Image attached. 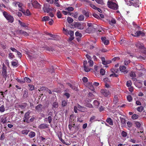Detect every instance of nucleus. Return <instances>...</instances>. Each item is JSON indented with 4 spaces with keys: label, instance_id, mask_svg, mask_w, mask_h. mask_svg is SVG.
I'll return each mask as SVG.
<instances>
[{
    "label": "nucleus",
    "instance_id": "obj_1",
    "mask_svg": "<svg viewBox=\"0 0 146 146\" xmlns=\"http://www.w3.org/2000/svg\"><path fill=\"white\" fill-rule=\"evenodd\" d=\"M107 5L109 8L113 10H117L118 7L117 2L115 0H109Z\"/></svg>",
    "mask_w": 146,
    "mask_h": 146
},
{
    "label": "nucleus",
    "instance_id": "obj_2",
    "mask_svg": "<svg viewBox=\"0 0 146 146\" xmlns=\"http://www.w3.org/2000/svg\"><path fill=\"white\" fill-rule=\"evenodd\" d=\"M3 13L4 17L9 22L12 23L13 22L14 18L13 16L5 11L3 12Z\"/></svg>",
    "mask_w": 146,
    "mask_h": 146
},
{
    "label": "nucleus",
    "instance_id": "obj_3",
    "mask_svg": "<svg viewBox=\"0 0 146 146\" xmlns=\"http://www.w3.org/2000/svg\"><path fill=\"white\" fill-rule=\"evenodd\" d=\"M140 4L138 0H130L129 3H127L129 6L133 5L135 7H139Z\"/></svg>",
    "mask_w": 146,
    "mask_h": 146
},
{
    "label": "nucleus",
    "instance_id": "obj_4",
    "mask_svg": "<svg viewBox=\"0 0 146 146\" xmlns=\"http://www.w3.org/2000/svg\"><path fill=\"white\" fill-rule=\"evenodd\" d=\"M100 92L102 95L106 97H110L111 95V92L109 91L106 89L101 90Z\"/></svg>",
    "mask_w": 146,
    "mask_h": 146
},
{
    "label": "nucleus",
    "instance_id": "obj_5",
    "mask_svg": "<svg viewBox=\"0 0 146 146\" xmlns=\"http://www.w3.org/2000/svg\"><path fill=\"white\" fill-rule=\"evenodd\" d=\"M43 9L44 12L48 13L50 11H52V9L50 7L49 4H45L43 7Z\"/></svg>",
    "mask_w": 146,
    "mask_h": 146
},
{
    "label": "nucleus",
    "instance_id": "obj_6",
    "mask_svg": "<svg viewBox=\"0 0 146 146\" xmlns=\"http://www.w3.org/2000/svg\"><path fill=\"white\" fill-rule=\"evenodd\" d=\"M74 26L75 28L80 30L83 29L84 28V24L82 23L79 22L75 23L74 24Z\"/></svg>",
    "mask_w": 146,
    "mask_h": 146
},
{
    "label": "nucleus",
    "instance_id": "obj_7",
    "mask_svg": "<svg viewBox=\"0 0 146 146\" xmlns=\"http://www.w3.org/2000/svg\"><path fill=\"white\" fill-rule=\"evenodd\" d=\"M31 4L33 7L36 8H40L41 7V5L36 0H32Z\"/></svg>",
    "mask_w": 146,
    "mask_h": 146
},
{
    "label": "nucleus",
    "instance_id": "obj_8",
    "mask_svg": "<svg viewBox=\"0 0 146 146\" xmlns=\"http://www.w3.org/2000/svg\"><path fill=\"white\" fill-rule=\"evenodd\" d=\"M13 5L17 7V6L19 7V10L21 11H23V8H22L23 4L18 2H14L13 3Z\"/></svg>",
    "mask_w": 146,
    "mask_h": 146
},
{
    "label": "nucleus",
    "instance_id": "obj_9",
    "mask_svg": "<svg viewBox=\"0 0 146 146\" xmlns=\"http://www.w3.org/2000/svg\"><path fill=\"white\" fill-rule=\"evenodd\" d=\"M63 31L64 33L67 35H74V32L73 31H68L66 29H65L64 28H63Z\"/></svg>",
    "mask_w": 146,
    "mask_h": 146
},
{
    "label": "nucleus",
    "instance_id": "obj_10",
    "mask_svg": "<svg viewBox=\"0 0 146 146\" xmlns=\"http://www.w3.org/2000/svg\"><path fill=\"white\" fill-rule=\"evenodd\" d=\"M135 34L131 35L134 36L138 37L139 36H144L145 35L144 33L141 31H134V32Z\"/></svg>",
    "mask_w": 146,
    "mask_h": 146
},
{
    "label": "nucleus",
    "instance_id": "obj_11",
    "mask_svg": "<svg viewBox=\"0 0 146 146\" xmlns=\"http://www.w3.org/2000/svg\"><path fill=\"white\" fill-rule=\"evenodd\" d=\"M2 74L4 78H6L7 77V67L3 63L2 68Z\"/></svg>",
    "mask_w": 146,
    "mask_h": 146
},
{
    "label": "nucleus",
    "instance_id": "obj_12",
    "mask_svg": "<svg viewBox=\"0 0 146 146\" xmlns=\"http://www.w3.org/2000/svg\"><path fill=\"white\" fill-rule=\"evenodd\" d=\"M30 112H28L26 113L24 117V122H26L27 123H29V119L30 116Z\"/></svg>",
    "mask_w": 146,
    "mask_h": 146
},
{
    "label": "nucleus",
    "instance_id": "obj_13",
    "mask_svg": "<svg viewBox=\"0 0 146 146\" xmlns=\"http://www.w3.org/2000/svg\"><path fill=\"white\" fill-rule=\"evenodd\" d=\"M120 70L121 72L124 73H126L128 72V71L126 69V68L124 66H121L119 67Z\"/></svg>",
    "mask_w": 146,
    "mask_h": 146
},
{
    "label": "nucleus",
    "instance_id": "obj_14",
    "mask_svg": "<svg viewBox=\"0 0 146 146\" xmlns=\"http://www.w3.org/2000/svg\"><path fill=\"white\" fill-rule=\"evenodd\" d=\"M95 26L88 27L86 29V31L89 33L93 32L94 31L95 28Z\"/></svg>",
    "mask_w": 146,
    "mask_h": 146
},
{
    "label": "nucleus",
    "instance_id": "obj_15",
    "mask_svg": "<svg viewBox=\"0 0 146 146\" xmlns=\"http://www.w3.org/2000/svg\"><path fill=\"white\" fill-rule=\"evenodd\" d=\"M101 40L102 41V42L105 45H107L109 44V40L107 39L106 37H102L101 38Z\"/></svg>",
    "mask_w": 146,
    "mask_h": 146
},
{
    "label": "nucleus",
    "instance_id": "obj_16",
    "mask_svg": "<svg viewBox=\"0 0 146 146\" xmlns=\"http://www.w3.org/2000/svg\"><path fill=\"white\" fill-rule=\"evenodd\" d=\"M48 125L45 123H43L40 125L39 126L38 128L40 129H45L48 128Z\"/></svg>",
    "mask_w": 146,
    "mask_h": 146
},
{
    "label": "nucleus",
    "instance_id": "obj_17",
    "mask_svg": "<svg viewBox=\"0 0 146 146\" xmlns=\"http://www.w3.org/2000/svg\"><path fill=\"white\" fill-rule=\"evenodd\" d=\"M18 22L19 23L21 27H28V24H25L24 23L22 22L20 20H19Z\"/></svg>",
    "mask_w": 146,
    "mask_h": 146
},
{
    "label": "nucleus",
    "instance_id": "obj_18",
    "mask_svg": "<svg viewBox=\"0 0 146 146\" xmlns=\"http://www.w3.org/2000/svg\"><path fill=\"white\" fill-rule=\"evenodd\" d=\"M26 16H29L31 15V13L28 9H27L26 11L23 9V11H21Z\"/></svg>",
    "mask_w": 146,
    "mask_h": 146
},
{
    "label": "nucleus",
    "instance_id": "obj_19",
    "mask_svg": "<svg viewBox=\"0 0 146 146\" xmlns=\"http://www.w3.org/2000/svg\"><path fill=\"white\" fill-rule=\"evenodd\" d=\"M77 106L78 108V110L79 111H85V109L84 107H82L78 104Z\"/></svg>",
    "mask_w": 146,
    "mask_h": 146
},
{
    "label": "nucleus",
    "instance_id": "obj_20",
    "mask_svg": "<svg viewBox=\"0 0 146 146\" xmlns=\"http://www.w3.org/2000/svg\"><path fill=\"white\" fill-rule=\"evenodd\" d=\"M108 22L110 25H112L113 24L116 23V21L114 19L112 18L111 20L109 21Z\"/></svg>",
    "mask_w": 146,
    "mask_h": 146
},
{
    "label": "nucleus",
    "instance_id": "obj_21",
    "mask_svg": "<svg viewBox=\"0 0 146 146\" xmlns=\"http://www.w3.org/2000/svg\"><path fill=\"white\" fill-rule=\"evenodd\" d=\"M111 71L112 73L115 74H118L119 72V70L116 68H112L111 69Z\"/></svg>",
    "mask_w": 146,
    "mask_h": 146
},
{
    "label": "nucleus",
    "instance_id": "obj_22",
    "mask_svg": "<svg viewBox=\"0 0 146 146\" xmlns=\"http://www.w3.org/2000/svg\"><path fill=\"white\" fill-rule=\"evenodd\" d=\"M106 122L110 125H113V122L112 120L110 118H108L106 120Z\"/></svg>",
    "mask_w": 146,
    "mask_h": 146
},
{
    "label": "nucleus",
    "instance_id": "obj_23",
    "mask_svg": "<svg viewBox=\"0 0 146 146\" xmlns=\"http://www.w3.org/2000/svg\"><path fill=\"white\" fill-rule=\"evenodd\" d=\"M12 66L13 67H17L18 66V63L17 60H15V61H12L11 62Z\"/></svg>",
    "mask_w": 146,
    "mask_h": 146
},
{
    "label": "nucleus",
    "instance_id": "obj_24",
    "mask_svg": "<svg viewBox=\"0 0 146 146\" xmlns=\"http://www.w3.org/2000/svg\"><path fill=\"white\" fill-rule=\"evenodd\" d=\"M135 45L137 47L140 48H142L143 47V44L139 42H137L135 44Z\"/></svg>",
    "mask_w": 146,
    "mask_h": 146
},
{
    "label": "nucleus",
    "instance_id": "obj_25",
    "mask_svg": "<svg viewBox=\"0 0 146 146\" xmlns=\"http://www.w3.org/2000/svg\"><path fill=\"white\" fill-rule=\"evenodd\" d=\"M88 87L92 91H93L94 90V88L92 83H88Z\"/></svg>",
    "mask_w": 146,
    "mask_h": 146
},
{
    "label": "nucleus",
    "instance_id": "obj_26",
    "mask_svg": "<svg viewBox=\"0 0 146 146\" xmlns=\"http://www.w3.org/2000/svg\"><path fill=\"white\" fill-rule=\"evenodd\" d=\"M35 133L33 131H31L29 133V136L30 138H33L35 136Z\"/></svg>",
    "mask_w": 146,
    "mask_h": 146
},
{
    "label": "nucleus",
    "instance_id": "obj_27",
    "mask_svg": "<svg viewBox=\"0 0 146 146\" xmlns=\"http://www.w3.org/2000/svg\"><path fill=\"white\" fill-rule=\"evenodd\" d=\"M67 20L68 23H69L70 24L72 23L74 21L73 19L70 17H68L67 18Z\"/></svg>",
    "mask_w": 146,
    "mask_h": 146
},
{
    "label": "nucleus",
    "instance_id": "obj_28",
    "mask_svg": "<svg viewBox=\"0 0 146 146\" xmlns=\"http://www.w3.org/2000/svg\"><path fill=\"white\" fill-rule=\"evenodd\" d=\"M84 19V16L83 15H80L78 17V20L79 21H82Z\"/></svg>",
    "mask_w": 146,
    "mask_h": 146
},
{
    "label": "nucleus",
    "instance_id": "obj_29",
    "mask_svg": "<svg viewBox=\"0 0 146 146\" xmlns=\"http://www.w3.org/2000/svg\"><path fill=\"white\" fill-rule=\"evenodd\" d=\"M67 85H68V86H69L70 88H71L73 90H77V88L75 86H74L72 85L70 83H68L67 84Z\"/></svg>",
    "mask_w": 146,
    "mask_h": 146
},
{
    "label": "nucleus",
    "instance_id": "obj_30",
    "mask_svg": "<svg viewBox=\"0 0 146 146\" xmlns=\"http://www.w3.org/2000/svg\"><path fill=\"white\" fill-rule=\"evenodd\" d=\"M5 111V108L4 105H2L0 107V112H3Z\"/></svg>",
    "mask_w": 146,
    "mask_h": 146
},
{
    "label": "nucleus",
    "instance_id": "obj_31",
    "mask_svg": "<svg viewBox=\"0 0 146 146\" xmlns=\"http://www.w3.org/2000/svg\"><path fill=\"white\" fill-rule=\"evenodd\" d=\"M20 33L21 34H23L25 36H28L29 35V34L27 33L24 31L22 30L20 31Z\"/></svg>",
    "mask_w": 146,
    "mask_h": 146
},
{
    "label": "nucleus",
    "instance_id": "obj_32",
    "mask_svg": "<svg viewBox=\"0 0 146 146\" xmlns=\"http://www.w3.org/2000/svg\"><path fill=\"white\" fill-rule=\"evenodd\" d=\"M42 107V105L40 104L38 105L36 107V109L38 111H40L41 110Z\"/></svg>",
    "mask_w": 146,
    "mask_h": 146
},
{
    "label": "nucleus",
    "instance_id": "obj_33",
    "mask_svg": "<svg viewBox=\"0 0 146 146\" xmlns=\"http://www.w3.org/2000/svg\"><path fill=\"white\" fill-rule=\"evenodd\" d=\"M101 59L102 61V64L104 65H107V63L106 62V61L105 60V59L104 57H102L101 58Z\"/></svg>",
    "mask_w": 146,
    "mask_h": 146
},
{
    "label": "nucleus",
    "instance_id": "obj_34",
    "mask_svg": "<svg viewBox=\"0 0 146 146\" xmlns=\"http://www.w3.org/2000/svg\"><path fill=\"white\" fill-rule=\"evenodd\" d=\"M129 141L132 142V143H138V142L135 139H132V138H130L129 140Z\"/></svg>",
    "mask_w": 146,
    "mask_h": 146
},
{
    "label": "nucleus",
    "instance_id": "obj_35",
    "mask_svg": "<svg viewBox=\"0 0 146 146\" xmlns=\"http://www.w3.org/2000/svg\"><path fill=\"white\" fill-rule=\"evenodd\" d=\"M143 107L142 106H141L138 107L137 108V111H138L139 112H141L143 110Z\"/></svg>",
    "mask_w": 146,
    "mask_h": 146
},
{
    "label": "nucleus",
    "instance_id": "obj_36",
    "mask_svg": "<svg viewBox=\"0 0 146 146\" xmlns=\"http://www.w3.org/2000/svg\"><path fill=\"white\" fill-rule=\"evenodd\" d=\"M24 80L25 82H26L28 83H30L31 82V80L29 78L25 77L24 78Z\"/></svg>",
    "mask_w": 146,
    "mask_h": 146
},
{
    "label": "nucleus",
    "instance_id": "obj_37",
    "mask_svg": "<svg viewBox=\"0 0 146 146\" xmlns=\"http://www.w3.org/2000/svg\"><path fill=\"white\" fill-rule=\"evenodd\" d=\"M28 93L27 90H25L23 94V97L24 98H26L28 96Z\"/></svg>",
    "mask_w": 146,
    "mask_h": 146
},
{
    "label": "nucleus",
    "instance_id": "obj_38",
    "mask_svg": "<svg viewBox=\"0 0 146 146\" xmlns=\"http://www.w3.org/2000/svg\"><path fill=\"white\" fill-rule=\"evenodd\" d=\"M93 103L94 105L97 108L100 104L99 102L97 100H94Z\"/></svg>",
    "mask_w": 146,
    "mask_h": 146
},
{
    "label": "nucleus",
    "instance_id": "obj_39",
    "mask_svg": "<svg viewBox=\"0 0 146 146\" xmlns=\"http://www.w3.org/2000/svg\"><path fill=\"white\" fill-rule=\"evenodd\" d=\"M49 17L48 16H45L42 18V20L43 21H46L49 20Z\"/></svg>",
    "mask_w": 146,
    "mask_h": 146
},
{
    "label": "nucleus",
    "instance_id": "obj_40",
    "mask_svg": "<svg viewBox=\"0 0 146 146\" xmlns=\"http://www.w3.org/2000/svg\"><path fill=\"white\" fill-rule=\"evenodd\" d=\"M65 10H67L69 11H72L74 10V9L73 7H69L68 8H66L65 9Z\"/></svg>",
    "mask_w": 146,
    "mask_h": 146
},
{
    "label": "nucleus",
    "instance_id": "obj_41",
    "mask_svg": "<svg viewBox=\"0 0 146 146\" xmlns=\"http://www.w3.org/2000/svg\"><path fill=\"white\" fill-rule=\"evenodd\" d=\"M138 115L137 114H134L132 116V118L133 119H136L138 117Z\"/></svg>",
    "mask_w": 146,
    "mask_h": 146
},
{
    "label": "nucleus",
    "instance_id": "obj_42",
    "mask_svg": "<svg viewBox=\"0 0 146 146\" xmlns=\"http://www.w3.org/2000/svg\"><path fill=\"white\" fill-rule=\"evenodd\" d=\"M29 132V131L27 130H22L21 131V133L22 134L27 135Z\"/></svg>",
    "mask_w": 146,
    "mask_h": 146
},
{
    "label": "nucleus",
    "instance_id": "obj_43",
    "mask_svg": "<svg viewBox=\"0 0 146 146\" xmlns=\"http://www.w3.org/2000/svg\"><path fill=\"white\" fill-rule=\"evenodd\" d=\"M7 121L6 118H2L1 120V122L3 124L6 123Z\"/></svg>",
    "mask_w": 146,
    "mask_h": 146
},
{
    "label": "nucleus",
    "instance_id": "obj_44",
    "mask_svg": "<svg viewBox=\"0 0 146 146\" xmlns=\"http://www.w3.org/2000/svg\"><path fill=\"white\" fill-rule=\"evenodd\" d=\"M135 124L137 127L139 128L140 127L141 124L139 122L136 121L135 122Z\"/></svg>",
    "mask_w": 146,
    "mask_h": 146
},
{
    "label": "nucleus",
    "instance_id": "obj_45",
    "mask_svg": "<svg viewBox=\"0 0 146 146\" xmlns=\"http://www.w3.org/2000/svg\"><path fill=\"white\" fill-rule=\"evenodd\" d=\"M75 35L76 36H79V37H81L82 36V35L81 33H80L78 31H76L75 33Z\"/></svg>",
    "mask_w": 146,
    "mask_h": 146
},
{
    "label": "nucleus",
    "instance_id": "obj_46",
    "mask_svg": "<svg viewBox=\"0 0 146 146\" xmlns=\"http://www.w3.org/2000/svg\"><path fill=\"white\" fill-rule=\"evenodd\" d=\"M57 16L58 18H60L61 17V13L59 11H57Z\"/></svg>",
    "mask_w": 146,
    "mask_h": 146
},
{
    "label": "nucleus",
    "instance_id": "obj_47",
    "mask_svg": "<svg viewBox=\"0 0 146 146\" xmlns=\"http://www.w3.org/2000/svg\"><path fill=\"white\" fill-rule=\"evenodd\" d=\"M88 62L89 63V65L90 66H93L94 62L92 60H88Z\"/></svg>",
    "mask_w": 146,
    "mask_h": 146
},
{
    "label": "nucleus",
    "instance_id": "obj_48",
    "mask_svg": "<svg viewBox=\"0 0 146 146\" xmlns=\"http://www.w3.org/2000/svg\"><path fill=\"white\" fill-rule=\"evenodd\" d=\"M127 100L129 102H131V101L132 100V97L130 96V95H129L127 97Z\"/></svg>",
    "mask_w": 146,
    "mask_h": 146
},
{
    "label": "nucleus",
    "instance_id": "obj_49",
    "mask_svg": "<svg viewBox=\"0 0 146 146\" xmlns=\"http://www.w3.org/2000/svg\"><path fill=\"white\" fill-rule=\"evenodd\" d=\"M100 73L102 75H104L105 73V71L103 69H101L100 72Z\"/></svg>",
    "mask_w": 146,
    "mask_h": 146
},
{
    "label": "nucleus",
    "instance_id": "obj_50",
    "mask_svg": "<svg viewBox=\"0 0 146 146\" xmlns=\"http://www.w3.org/2000/svg\"><path fill=\"white\" fill-rule=\"evenodd\" d=\"M67 101L66 100H63L62 102V105L63 106H65L67 104Z\"/></svg>",
    "mask_w": 146,
    "mask_h": 146
},
{
    "label": "nucleus",
    "instance_id": "obj_51",
    "mask_svg": "<svg viewBox=\"0 0 146 146\" xmlns=\"http://www.w3.org/2000/svg\"><path fill=\"white\" fill-rule=\"evenodd\" d=\"M121 135L123 137H125L127 135V133L125 132L122 131L121 132Z\"/></svg>",
    "mask_w": 146,
    "mask_h": 146
},
{
    "label": "nucleus",
    "instance_id": "obj_52",
    "mask_svg": "<svg viewBox=\"0 0 146 146\" xmlns=\"http://www.w3.org/2000/svg\"><path fill=\"white\" fill-rule=\"evenodd\" d=\"M118 74H115L114 73H112V74H111L110 76V77H117L118 76Z\"/></svg>",
    "mask_w": 146,
    "mask_h": 146
},
{
    "label": "nucleus",
    "instance_id": "obj_53",
    "mask_svg": "<svg viewBox=\"0 0 146 146\" xmlns=\"http://www.w3.org/2000/svg\"><path fill=\"white\" fill-rule=\"evenodd\" d=\"M84 70L86 72H89L90 71V69L88 67L86 66L84 67Z\"/></svg>",
    "mask_w": 146,
    "mask_h": 146
},
{
    "label": "nucleus",
    "instance_id": "obj_54",
    "mask_svg": "<svg viewBox=\"0 0 146 146\" xmlns=\"http://www.w3.org/2000/svg\"><path fill=\"white\" fill-rule=\"evenodd\" d=\"M48 119V122L49 123H50L52 121V117L50 116H49L48 117V118H45V119Z\"/></svg>",
    "mask_w": 146,
    "mask_h": 146
},
{
    "label": "nucleus",
    "instance_id": "obj_55",
    "mask_svg": "<svg viewBox=\"0 0 146 146\" xmlns=\"http://www.w3.org/2000/svg\"><path fill=\"white\" fill-rule=\"evenodd\" d=\"M29 90H34V87L33 85L29 84Z\"/></svg>",
    "mask_w": 146,
    "mask_h": 146
},
{
    "label": "nucleus",
    "instance_id": "obj_56",
    "mask_svg": "<svg viewBox=\"0 0 146 146\" xmlns=\"http://www.w3.org/2000/svg\"><path fill=\"white\" fill-rule=\"evenodd\" d=\"M131 85V82L130 80L127 81V86L128 87L130 86Z\"/></svg>",
    "mask_w": 146,
    "mask_h": 146
},
{
    "label": "nucleus",
    "instance_id": "obj_57",
    "mask_svg": "<svg viewBox=\"0 0 146 146\" xmlns=\"http://www.w3.org/2000/svg\"><path fill=\"white\" fill-rule=\"evenodd\" d=\"M130 62L129 60L127 59L126 60L124 61V64L125 65H127Z\"/></svg>",
    "mask_w": 146,
    "mask_h": 146
},
{
    "label": "nucleus",
    "instance_id": "obj_58",
    "mask_svg": "<svg viewBox=\"0 0 146 146\" xmlns=\"http://www.w3.org/2000/svg\"><path fill=\"white\" fill-rule=\"evenodd\" d=\"M95 118V116H93L90 119V121L91 122H92L94 121V119Z\"/></svg>",
    "mask_w": 146,
    "mask_h": 146
},
{
    "label": "nucleus",
    "instance_id": "obj_59",
    "mask_svg": "<svg viewBox=\"0 0 146 146\" xmlns=\"http://www.w3.org/2000/svg\"><path fill=\"white\" fill-rule=\"evenodd\" d=\"M120 118L121 119V123L123 124L125 123V119L121 117H120Z\"/></svg>",
    "mask_w": 146,
    "mask_h": 146
},
{
    "label": "nucleus",
    "instance_id": "obj_60",
    "mask_svg": "<svg viewBox=\"0 0 146 146\" xmlns=\"http://www.w3.org/2000/svg\"><path fill=\"white\" fill-rule=\"evenodd\" d=\"M127 124L128 125V127L129 128H130L132 126V123L129 121H128L127 122Z\"/></svg>",
    "mask_w": 146,
    "mask_h": 146
},
{
    "label": "nucleus",
    "instance_id": "obj_61",
    "mask_svg": "<svg viewBox=\"0 0 146 146\" xmlns=\"http://www.w3.org/2000/svg\"><path fill=\"white\" fill-rule=\"evenodd\" d=\"M53 107L54 108H57L58 106L57 103L56 102H54L53 104Z\"/></svg>",
    "mask_w": 146,
    "mask_h": 146
},
{
    "label": "nucleus",
    "instance_id": "obj_62",
    "mask_svg": "<svg viewBox=\"0 0 146 146\" xmlns=\"http://www.w3.org/2000/svg\"><path fill=\"white\" fill-rule=\"evenodd\" d=\"M90 6L92 8L96 10L97 8V7L93 4H90Z\"/></svg>",
    "mask_w": 146,
    "mask_h": 146
},
{
    "label": "nucleus",
    "instance_id": "obj_63",
    "mask_svg": "<svg viewBox=\"0 0 146 146\" xmlns=\"http://www.w3.org/2000/svg\"><path fill=\"white\" fill-rule=\"evenodd\" d=\"M88 96L91 97L92 98H94V95L91 93L89 92L88 94Z\"/></svg>",
    "mask_w": 146,
    "mask_h": 146
},
{
    "label": "nucleus",
    "instance_id": "obj_64",
    "mask_svg": "<svg viewBox=\"0 0 146 146\" xmlns=\"http://www.w3.org/2000/svg\"><path fill=\"white\" fill-rule=\"evenodd\" d=\"M96 1L98 4H102L103 3L102 0H95Z\"/></svg>",
    "mask_w": 146,
    "mask_h": 146
}]
</instances>
